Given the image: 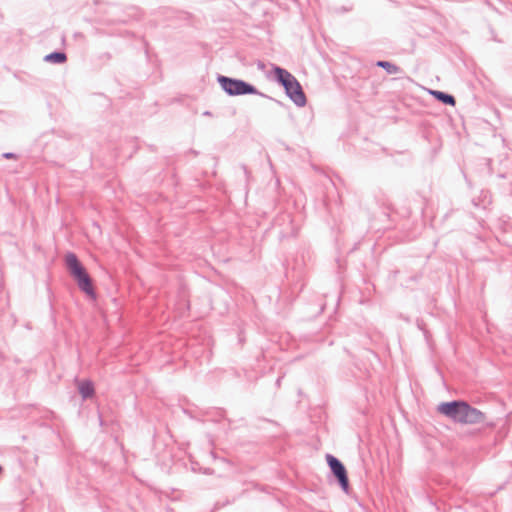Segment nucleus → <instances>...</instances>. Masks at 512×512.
I'll use <instances>...</instances> for the list:
<instances>
[{
  "label": "nucleus",
  "instance_id": "nucleus-1",
  "mask_svg": "<svg viewBox=\"0 0 512 512\" xmlns=\"http://www.w3.org/2000/svg\"><path fill=\"white\" fill-rule=\"evenodd\" d=\"M65 264L70 275L76 281L79 289L88 296L95 298L96 294L92 279L78 259L77 255L75 253L68 252L65 256Z\"/></svg>",
  "mask_w": 512,
  "mask_h": 512
},
{
  "label": "nucleus",
  "instance_id": "nucleus-2",
  "mask_svg": "<svg viewBox=\"0 0 512 512\" xmlns=\"http://www.w3.org/2000/svg\"><path fill=\"white\" fill-rule=\"evenodd\" d=\"M275 75L279 82L284 86L286 93L290 99L298 106L302 107L306 104V96L302 90L300 83L288 71L277 67Z\"/></svg>",
  "mask_w": 512,
  "mask_h": 512
},
{
  "label": "nucleus",
  "instance_id": "nucleus-3",
  "mask_svg": "<svg viewBox=\"0 0 512 512\" xmlns=\"http://www.w3.org/2000/svg\"><path fill=\"white\" fill-rule=\"evenodd\" d=\"M218 82L220 83L221 87L230 95L256 93V89L253 86L241 80L220 76L218 78Z\"/></svg>",
  "mask_w": 512,
  "mask_h": 512
},
{
  "label": "nucleus",
  "instance_id": "nucleus-4",
  "mask_svg": "<svg viewBox=\"0 0 512 512\" xmlns=\"http://www.w3.org/2000/svg\"><path fill=\"white\" fill-rule=\"evenodd\" d=\"M327 464L338 481L339 486L345 492H349V479L347 471L343 463L335 456L331 454L326 455Z\"/></svg>",
  "mask_w": 512,
  "mask_h": 512
},
{
  "label": "nucleus",
  "instance_id": "nucleus-5",
  "mask_svg": "<svg viewBox=\"0 0 512 512\" xmlns=\"http://www.w3.org/2000/svg\"><path fill=\"white\" fill-rule=\"evenodd\" d=\"M486 415L479 409L471 406L468 402H464L462 409L460 410L459 417L456 423L460 424H480L484 423Z\"/></svg>",
  "mask_w": 512,
  "mask_h": 512
},
{
  "label": "nucleus",
  "instance_id": "nucleus-6",
  "mask_svg": "<svg viewBox=\"0 0 512 512\" xmlns=\"http://www.w3.org/2000/svg\"><path fill=\"white\" fill-rule=\"evenodd\" d=\"M464 400H453L449 402H442L438 405L437 411L442 415L452 419L454 422L457 421L460 410L463 407Z\"/></svg>",
  "mask_w": 512,
  "mask_h": 512
},
{
  "label": "nucleus",
  "instance_id": "nucleus-7",
  "mask_svg": "<svg viewBox=\"0 0 512 512\" xmlns=\"http://www.w3.org/2000/svg\"><path fill=\"white\" fill-rule=\"evenodd\" d=\"M78 391L83 399H89L95 394L94 384L91 380H82L78 384Z\"/></svg>",
  "mask_w": 512,
  "mask_h": 512
},
{
  "label": "nucleus",
  "instance_id": "nucleus-8",
  "mask_svg": "<svg viewBox=\"0 0 512 512\" xmlns=\"http://www.w3.org/2000/svg\"><path fill=\"white\" fill-rule=\"evenodd\" d=\"M432 95H434L438 100L442 101L444 104L447 105H455V99L453 96L445 94L440 91H432Z\"/></svg>",
  "mask_w": 512,
  "mask_h": 512
},
{
  "label": "nucleus",
  "instance_id": "nucleus-9",
  "mask_svg": "<svg viewBox=\"0 0 512 512\" xmlns=\"http://www.w3.org/2000/svg\"><path fill=\"white\" fill-rule=\"evenodd\" d=\"M377 66L385 69L389 74H397L400 72V68L388 61H378Z\"/></svg>",
  "mask_w": 512,
  "mask_h": 512
},
{
  "label": "nucleus",
  "instance_id": "nucleus-10",
  "mask_svg": "<svg viewBox=\"0 0 512 512\" xmlns=\"http://www.w3.org/2000/svg\"><path fill=\"white\" fill-rule=\"evenodd\" d=\"M66 55L61 52H55L47 55L45 57L46 61L54 62V63H64L66 61Z\"/></svg>",
  "mask_w": 512,
  "mask_h": 512
},
{
  "label": "nucleus",
  "instance_id": "nucleus-11",
  "mask_svg": "<svg viewBox=\"0 0 512 512\" xmlns=\"http://www.w3.org/2000/svg\"><path fill=\"white\" fill-rule=\"evenodd\" d=\"M487 198H488V195H487V193H485L484 198H483V200H482V202H481V203H477V202H475V201H473V203H474V205H475L476 207L482 206L483 208H485V207H486V204H489V203H490V200H489V199H487Z\"/></svg>",
  "mask_w": 512,
  "mask_h": 512
},
{
  "label": "nucleus",
  "instance_id": "nucleus-12",
  "mask_svg": "<svg viewBox=\"0 0 512 512\" xmlns=\"http://www.w3.org/2000/svg\"><path fill=\"white\" fill-rule=\"evenodd\" d=\"M2 157L5 159H17V155L12 152H5L2 154Z\"/></svg>",
  "mask_w": 512,
  "mask_h": 512
},
{
  "label": "nucleus",
  "instance_id": "nucleus-13",
  "mask_svg": "<svg viewBox=\"0 0 512 512\" xmlns=\"http://www.w3.org/2000/svg\"><path fill=\"white\" fill-rule=\"evenodd\" d=\"M282 218H283V220L287 219V220L291 221V219H290V216H289V215H284Z\"/></svg>",
  "mask_w": 512,
  "mask_h": 512
},
{
  "label": "nucleus",
  "instance_id": "nucleus-14",
  "mask_svg": "<svg viewBox=\"0 0 512 512\" xmlns=\"http://www.w3.org/2000/svg\"><path fill=\"white\" fill-rule=\"evenodd\" d=\"M280 381H281V378H278L277 381H276V385L279 386L280 385Z\"/></svg>",
  "mask_w": 512,
  "mask_h": 512
},
{
  "label": "nucleus",
  "instance_id": "nucleus-15",
  "mask_svg": "<svg viewBox=\"0 0 512 512\" xmlns=\"http://www.w3.org/2000/svg\"><path fill=\"white\" fill-rule=\"evenodd\" d=\"M2 470H3V468H2V466L0 465V473L2 472Z\"/></svg>",
  "mask_w": 512,
  "mask_h": 512
}]
</instances>
